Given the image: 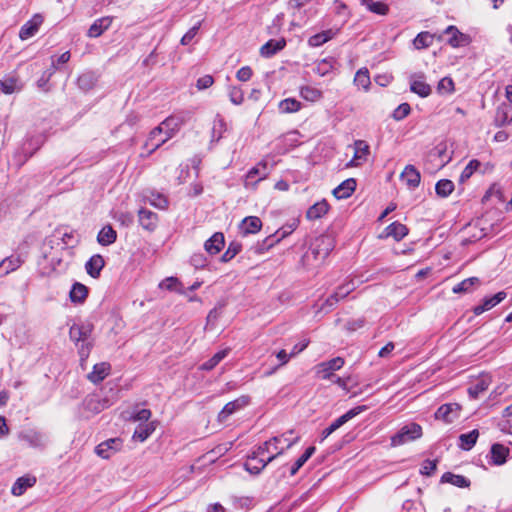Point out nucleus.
Instances as JSON below:
<instances>
[{"mask_svg": "<svg viewBox=\"0 0 512 512\" xmlns=\"http://www.w3.org/2000/svg\"><path fill=\"white\" fill-rule=\"evenodd\" d=\"M110 369L111 366L107 362L95 364L92 372H90L87 377L92 383H100L109 375Z\"/></svg>", "mask_w": 512, "mask_h": 512, "instance_id": "obj_25", "label": "nucleus"}, {"mask_svg": "<svg viewBox=\"0 0 512 512\" xmlns=\"http://www.w3.org/2000/svg\"><path fill=\"white\" fill-rule=\"evenodd\" d=\"M361 4L364 5L370 12L378 15H386L389 11L388 5L381 1L361 0Z\"/></svg>", "mask_w": 512, "mask_h": 512, "instance_id": "obj_39", "label": "nucleus"}, {"mask_svg": "<svg viewBox=\"0 0 512 512\" xmlns=\"http://www.w3.org/2000/svg\"><path fill=\"white\" fill-rule=\"evenodd\" d=\"M114 218L125 227L131 226L134 222V216L130 212H118Z\"/></svg>", "mask_w": 512, "mask_h": 512, "instance_id": "obj_60", "label": "nucleus"}, {"mask_svg": "<svg viewBox=\"0 0 512 512\" xmlns=\"http://www.w3.org/2000/svg\"><path fill=\"white\" fill-rule=\"evenodd\" d=\"M113 18L105 16L96 19L87 31V36L90 38H97L101 36L106 30H108L112 24Z\"/></svg>", "mask_w": 512, "mask_h": 512, "instance_id": "obj_13", "label": "nucleus"}, {"mask_svg": "<svg viewBox=\"0 0 512 512\" xmlns=\"http://www.w3.org/2000/svg\"><path fill=\"white\" fill-rule=\"evenodd\" d=\"M225 130V123H224V120L217 116L216 119L214 120V125H213V128H212V138L215 139L218 141L220 138H221V133L222 131Z\"/></svg>", "mask_w": 512, "mask_h": 512, "instance_id": "obj_61", "label": "nucleus"}, {"mask_svg": "<svg viewBox=\"0 0 512 512\" xmlns=\"http://www.w3.org/2000/svg\"><path fill=\"white\" fill-rule=\"evenodd\" d=\"M121 446L122 440L120 438H111L98 444L95 452L99 457L108 459L112 454L120 450Z\"/></svg>", "mask_w": 512, "mask_h": 512, "instance_id": "obj_10", "label": "nucleus"}, {"mask_svg": "<svg viewBox=\"0 0 512 512\" xmlns=\"http://www.w3.org/2000/svg\"><path fill=\"white\" fill-rule=\"evenodd\" d=\"M283 454V448L267 457H263L258 455L256 451H253L252 455L248 457L246 460L244 467L251 474L260 473L268 463L277 458L279 455Z\"/></svg>", "mask_w": 512, "mask_h": 512, "instance_id": "obj_5", "label": "nucleus"}, {"mask_svg": "<svg viewBox=\"0 0 512 512\" xmlns=\"http://www.w3.org/2000/svg\"><path fill=\"white\" fill-rule=\"evenodd\" d=\"M15 83L14 79L0 80V90L5 94H11L15 90Z\"/></svg>", "mask_w": 512, "mask_h": 512, "instance_id": "obj_64", "label": "nucleus"}, {"mask_svg": "<svg viewBox=\"0 0 512 512\" xmlns=\"http://www.w3.org/2000/svg\"><path fill=\"white\" fill-rule=\"evenodd\" d=\"M58 69V67L56 66L55 62L53 61L52 62V65L51 67L44 71L41 75V77L39 78V80L37 81V85L39 88H45V86L47 85V83L49 82L50 78L52 77V75L55 73V71Z\"/></svg>", "mask_w": 512, "mask_h": 512, "instance_id": "obj_52", "label": "nucleus"}, {"mask_svg": "<svg viewBox=\"0 0 512 512\" xmlns=\"http://www.w3.org/2000/svg\"><path fill=\"white\" fill-rule=\"evenodd\" d=\"M43 21L44 17L41 14H34L33 17L21 27L19 31L20 39L27 40L33 37L38 32Z\"/></svg>", "mask_w": 512, "mask_h": 512, "instance_id": "obj_9", "label": "nucleus"}, {"mask_svg": "<svg viewBox=\"0 0 512 512\" xmlns=\"http://www.w3.org/2000/svg\"><path fill=\"white\" fill-rule=\"evenodd\" d=\"M443 34L447 36V43L454 48L462 47L469 43V36L461 33L453 25L448 26Z\"/></svg>", "mask_w": 512, "mask_h": 512, "instance_id": "obj_11", "label": "nucleus"}, {"mask_svg": "<svg viewBox=\"0 0 512 512\" xmlns=\"http://www.w3.org/2000/svg\"><path fill=\"white\" fill-rule=\"evenodd\" d=\"M147 199L152 206L158 209H166L168 207L167 198L158 192H150V195L147 196Z\"/></svg>", "mask_w": 512, "mask_h": 512, "instance_id": "obj_49", "label": "nucleus"}, {"mask_svg": "<svg viewBox=\"0 0 512 512\" xmlns=\"http://www.w3.org/2000/svg\"><path fill=\"white\" fill-rule=\"evenodd\" d=\"M224 244L223 233L216 232L205 242L204 248L210 255H215L222 250Z\"/></svg>", "mask_w": 512, "mask_h": 512, "instance_id": "obj_24", "label": "nucleus"}, {"mask_svg": "<svg viewBox=\"0 0 512 512\" xmlns=\"http://www.w3.org/2000/svg\"><path fill=\"white\" fill-rule=\"evenodd\" d=\"M411 108L408 103L400 104L393 112V118L397 121L404 119L410 114Z\"/></svg>", "mask_w": 512, "mask_h": 512, "instance_id": "obj_56", "label": "nucleus"}, {"mask_svg": "<svg viewBox=\"0 0 512 512\" xmlns=\"http://www.w3.org/2000/svg\"><path fill=\"white\" fill-rule=\"evenodd\" d=\"M437 468V463L435 460H425L422 464V467H421V474L423 475H427V476H430L434 473V471L436 470Z\"/></svg>", "mask_w": 512, "mask_h": 512, "instance_id": "obj_63", "label": "nucleus"}, {"mask_svg": "<svg viewBox=\"0 0 512 512\" xmlns=\"http://www.w3.org/2000/svg\"><path fill=\"white\" fill-rule=\"evenodd\" d=\"M369 154V146L365 141L358 140L355 142V153L352 162L358 165L361 161H366Z\"/></svg>", "mask_w": 512, "mask_h": 512, "instance_id": "obj_42", "label": "nucleus"}, {"mask_svg": "<svg viewBox=\"0 0 512 512\" xmlns=\"http://www.w3.org/2000/svg\"><path fill=\"white\" fill-rule=\"evenodd\" d=\"M139 224L143 229L148 231H154L157 227L158 216L156 213L147 210L145 208H141L138 211Z\"/></svg>", "mask_w": 512, "mask_h": 512, "instance_id": "obj_17", "label": "nucleus"}, {"mask_svg": "<svg viewBox=\"0 0 512 512\" xmlns=\"http://www.w3.org/2000/svg\"><path fill=\"white\" fill-rule=\"evenodd\" d=\"M480 166V162L476 159H473L471 160L467 166L463 169L460 177H459V181L461 183H464L465 181H467L472 175L473 173L479 168Z\"/></svg>", "mask_w": 512, "mask_h": 512, "instance_id": "obj_51", "label": "nucleus"}, {"mask_svg": "<svg viewBox=\"0 0 512 512\" xmlns=\"http://www.w3.org/2000/svg\"><path fill=\"white\" fill-rule=\"evenodd\" d=\"M422 427L415 422L408 423L391 437V446L397 447L422 437Z\"/></svg>", "mask_w": 512, "mask_h": 512, "instance_id": "obj_4", "label": "nucleus"}, {"mask_svg": "<svg viewBox=\"0 0 512 512\" xmlns=\"http://www.w3.org/2000/svg\"><path fill=\"white\" fill-rule=\"evenodd\" d=\"M88 296V288L79 282H75L69 293L71 302L80 304L83 303Z\"/></svg>", "mask_w": 512, "mask_h": 512, "instance_id": "obj_30", "label": "nucleus"}, {"mask_svg": "<svg viewBox=\"0 0 512 512\" xmlns=\"http://www.w3.org/2000/svg\"><path fill=\"white\" fill-rule=\"evenodd\" d=\"M368 409V406L366 405H360L356 406L350 410H348L345 414L338 417L335 421H333L329 426L336 431L341 426H343L345 423H347L349 420L353 419L355 416L359 415L360 413L366 411Z\"/></svg>", "mask_w": 512, "mask_h": 512, "instance_id": "obj_18", "label": "nucleus"}, {"mask_svg": "<svg viewBox=\"0 0 512 512\" xmlns=\"http://www.w3.org/2000/svg\"><path fill=\"white\" fill-rule=\"evenodd\" d=\"M315 447H308L305 452L296 460L290 469V475H295L298 470L308 461V459L314 454Z\"/></svg>", "mask_w": 512, "mask_h": 512, "instance_id": "obj_46", "label": "nucleus"}, {"mask_svg": "<svg viewBox=\"0 0 512 512\" xmlns=\"http://www.w3.org/2000/svg\"><path fill=\"white\" fill-rule=\"evenodd\" d=\"M300 95L307 101L315 102L321 99L322 92L319 89L312 86H303L300 89Z\"/></svg>", "mask_w": 512, "mask_h": 512, "instance_id": "obj_47", "label": "nucleus"}, {"mask_svg": "<svg viewBox=\"0 0 512 512\" xmlns=\"http://www.w3.org/2000/svg\"><path fill=\"white\" fill-rule=\"evenodd\" d=\"M441 482L443 483H450L454 486L465 488L469 487L470 480L462 475H456L451 472H446L441 477Z\"/></svg>", "mask_w": 512, "mask_h": 512, "instance_id": "obj_34", "label": "nucleus"}, {"mask_svg": "<svg viewBox=\"0 0 512 512\" xmlns=\"http://www.w3.org/2000/svg\"><path fill=\"white\" fill-rule=\"evenodd\" d=\"M512 122V108L507 104H501L497 107L495 113V123L501 127Z\"/></svg>", "mask_w": 512, "mask_h": 512, "instance_id": "obj_29", "label": "nucleus"}, {"mask_svg": "<svg viewBox=\"0 0 512 512\" xmlns=\"http://www.w3.org/2000/svg\"><path fill=\"white\" fill-rule=\"evenodd\" d=\"M480 283V280L478 277H470L467 279H464L462 282L455 285L452 289L454 293H466L471 290V287L474 285H478Z\"/></svg>", "mask_w": 512, "mask_h": 512, "instance_id": "obj_48", "label": "nucleus"}, {"mask_svg": "<svg viewBox=\"0 0 512 512\" xmlns=\"http://www.w3.org/2000/svg\"><path fill=\"white\" fill-rule=\"evenodd\" d=\"M440 93H451L454 90V82L450 77L442 78L437 86Z\"/></svg>", "mask_w": 512, "mask_h": 512, "instance_id": "obj_58", "label": "nucleus"}, {"mask_svg": "<svg viewBox=\"0 0 512 512\" xmlns=\"http://www.w3.org/2000/svg\"><path fill=\"white\" fill-rule=\"evenodd\" d=\"M454 190V183L449 179H441L435 185L436 194L440 197H448Z\"/></svg>", "mask_w": 512, "mask_h": 512, "instance_id": "obj_44", "label": "nucleus"}, {"mask_svg": "<svg viewBox=\"0 0 512 512\" xmlns=\"http://www.w3.org/2000/svg\"><path fill=\"white\" fill-rule=\"evenodd\" d=\"M384 233L385 235H381V238L393 237L396 241H400L408 234V228L404 224L396 221L388 225Z\"/></svg>", "mask_w": 512, "mask_h": 512, "instance_id": "obj_23", "label": "nucleus"}, {"mask_svg": "<svg viewBox=\"0 0 512 512\" xmlns=\"http://www.w3.org/2000/svg\"><path fill=\"white\" fill-rule=\"evenodd\" d=\"M169 122L170 119L164 120L150 132L144 144V148L148 150V154L153 153L173 136L172 132L168 130Z\"/></svg>", "mask_w": 512, "mask_h": 512, "instance_id": "obj_3", "label": "nucleus"}, {"mask_svg": "<svg viewBox=\"0 0 512 512\" xmlns=\"http://www.w3.org/2000/svg\"><path fill=\"white\" fill-rule=\"evenodd\" d=\"M98 77L92 71L82 73L77 79V86L83 91L91 90L97 83Z\"/></svg>", "mask_w": 512, "mask_h": 512, "instance_id": "obj_32", "label": "nucleus"}, {"mask_svg": "<svg viewBox=\"0 0 512 512\" xmlns=\"http://www.w3.org/2000/svg\"><path fill=\"white\" fill-rule=\"evenodd\" d=\"M179 286H181V283L175 277H168L159 284L161 289H166L168 291H178Z\"/></svg>", "mask_w": 512, "mask_h": 512, "instance_id": "obj_54", "label": "nucleus"}, {"mask_svg": "<svg viewBox=\"0 0 512 512\" xmlns=\"http://www.w3.org/2000/svg\"><path fill=\"white\" fill-rule=\"evenodd\" d=\"M93 330L94 325L90 321H79L70 326L69 337L77 346L78 354L82 362L89 357L91 349L94 346L92 338Z\"/></svg>", "mask_w": 512, "mask_h": 512, "instance_id": "obj_1", "label": "nucleus"}, {"mask_svg": "<svg viewBox=\"0 0 512 512\" xmlns=\"http://www.w3.org/2000/svg\"><path fill=\"white\" fill-rule=\"evenodd\" d=\"M479 437V431L474 429L468 433L461 434L459 436L460 447L463 450H470L475 444Z\"/></svg>", "mask_w": 512, "mask_h": 512, "instance_id": "obj_41", "label": "nucleus"}, {"mask_svg": "<svg viewBox=\"0 0 512 512\" xmlns=\"http://www.w3.org/2000/svg\"><path fill=\"white\" fill-rule=\"evenodd\" d=\"M410 90L423 98L431 94V87L424 81L423 74H414L411 76Z\"/></svg>", "mask_w": 512, "mask_h": 512, "instance_id": "obj_12", "label": "nucleus"}, {"mask_svg": "<svg viewBox=\"0 0 512 512\" xmlns=\"http://www.w3.org/2000/svg\"><path fill=\"white\" fill-rule=\"evenodd\" d=\"M282 438V436L272 437L268 441L264 442L263 445L259 446L255 451L258 453V455L263 457L275 454L282 449L278 447V443L281 442Z\"/></svg>", "mask_w": 512, "mask_h": 512, "instance_id": "obj_27", "label": "nucleus"}, {"mask_svg": "<svg viewBox=\"0 0 512 512\" xmlns=\"http://www.w3.org/2000/svg\"><path fill=\"white\" fill-rule=\"evenodd\" d=\"M104 266L105 260L103 256L100 254H95L86 262L85 270L90 277L96 279L100 276Z\"/></svg>", "mask_w": 512, "mask_h": 512, "instance_id": "obj_16", "label": "nucleus"}, {"mask_svg": "<svg viewBox=\"0 0 512 512\" xmlns=\"http://www.w3.org/2000/svg\"><path fill=\"white\" fill-rule=\"evenodd\" d=\"M36 478L34 476H22L18 478L11 488V493L14 496H21L24 492L34 486Z\"/></svg>", "mask_w": 512, "mask_h": 512, "instance_id": "obj_28", "label": "nucleus"}, {"mask_svg": "<svg viewBox=\"0 0 512 512\" xmlns=\"http://www.w3.org/2000/svg\"><path fill=\"white\" fill-rule=\"evenodd\" d=\"M241 251V245L238 243H231L225 253L221 256L222 262H229Z\"/></svg>", "mask_w": 512, "mask_h": 512, "instance_id": "obj_53", "label": "nucleus"}, {"mask_svg": "<svg viewBox=\"0 0 512 512\" xmlns=\"http://www.w3.org/2000/svg\"><path fill=\"white\" fill-rule=\"evenodd\" d=\"M201 26V22L199 21L196 23L193 27H191L181 38V44L182 45H188L191 43V41L194 39V37L197 35L198 30Z\"/></svg>", "mask_w": 512, "mask_h": 512, "instance_id": "obj_57", "label": "nucleus"}, {"mask_svg": "<svg viewBox=\"0 0 512 512\" xmlns=\"http://www.w3.org/2000/svg\"><path fill=\"white\" fill-rule=\"evenodd\" d=\"M356 288V284L354 283L353 280H350L340 286L337 287V291H339L340 293V296H342V298H345L347 297L352 291H354Z\"/></svg>", "mask_w": 512, "mask_h": 512, "instance_id": "obj_62", "label": "nucleus"}, {"mask_svg": "<svg viewBox=\"0 0 512 512\" xmlns=\"http://www.w3.org/2000/svg\"><path fill=\"white\" fill-rule=\"evenodd\" d=\"M249 403L247 396H242L234 401L228 402L218 414L219 421H225L230 415Z\"/></svg>", "mask_w": 512, "mask_h": 512, "instance_id": "obj_14", "label": "nucleus"}, {"mask_svg": "<svg viewBox=\"0 0 512 512\" xmlns=\"http://www.w3.org/2000/svg\"><path fill=\"white\" fill-rule=\"evenodd\" d=\"M356 189V181L353 178L346 179L333 190V195L337 199H346L352 195Z\"/></svg>", "mask_w": 512, "mask_h": 512, "instance_id": "obj_26", "label": "nucleus"}, {"mask_svg": "<svg viewBox=\"0 0 512 512\" xmlns=\"http://www.w3.org/2000/svg\"><path fill=\"white\" fill-rule=\"evenodd\" d=\"M509 448L500 444L495 443L491 446V463L497 466L503 465L507 461L509 455Z\"/></svg>", "mask_w": 512, "mask_h": 512, "instance_id": "obj_21", "label": "nucleus"}, {"mask_svg": "<svg viewBox=\"0 0 512 512\" xmlns=\"http://www.w3.org/2000/svg\"><path fill=\"white\" fill-rule=\"evenodd\" d=\"M229 99L235 105L242 104V102L244 100V95H243L242 90L239 87H235V86L231 87L229 89Z\"/></svg>", "mask_w": 512, "mask_h": 512, "instance_id": "obj_59", "label": "nucleus"}, {"mask_svg": "<svg viewBox=\"0 0 512 512\" xmlns=\"http://www.w3.org/2000/svg\"><path fill=\"white\" fill-rule=\"evenodd\" d=\"M286 46L284 38L270 39L260 48V54L263 57L270 58Z\"/></svg>", "mask_w": 512, "mask_h": 512, "instance_id": "obj_20", "label": "nucleus"}, {"mask_svg": "<svg viewBox=\"0 0 512 512\" xmlns=\"http://www.w3.org/2000/svg\"><path fill=\"white\" fill-rule=\"evenodd\" d=\"M491 384V376L488 374L481 375L480 378L468 388V394L471 398L476 399L486 391Z\"/></svg>", "mask_w": 512, "mask_h": 512, "instance_id": "obj_22", "label": "nucleus"}, {"mask_svg": "<svg viewBox=\"0 0 512 512\" xmlns=\"http://www.w3.org/2000/svg\"><path fill=\"white\" fill-rule=\"evenodd\" d=\"M117 239V233L111 225L104 226L97 235V241L102 246H109Z\"/></svg>", "mask_w": 512, "mask_h": 512, "instance_id": "obj_31", "label": "nucleus"}, {"mask_svg": "<svg viewBox=\"0 0 512 512\" xmlns=\"http://www.w3.org/2000/svg\"><path fill=\"white\" fill-rule=\"evenodd\" d=\"M301 107V103L293 98H287L280 102L279 109L283 113L297 112Z\"/></svg>", "mask_w": 512, "mask_h": 512, "instance_id": "obj_50", "label": "nucleus"}, {"mask_svg": "<svg viewBox=\"0 0 512 512\" xmlns=\"http://www.w3.org/2000/svg\"><path fill=\"white\" fill-rule=\"evenodd\" d=\"M401 179L409 188L415 189L420 184V172L415 168V166L407 165L401 173Z\"/></svg>", "mask_w": 512, "mask_h": 512, "instance_id": "obj_19", "label": "nucleus"}, {"mask_svg": "<svg viewBox=\"0 0 512 512\" xmlns=\"http://www.w3.org/2000/svg\"><path fill=\"white\" fill-rule=\"evenodd\" d=\"M329 210V204L326 200L319 201L312 205L306 212L309 220H316L324 216Z\"/></svg>", "mask_w": 512, "mask_h": 512, "instance_id": "obj_33", "label": "nucleus"}, {"mask_svg": "<svg viewBox=\"0 0 512 512\" xmlns=\"http://www.w3.org/2000/svg\"><path fill=\"white\" fill-rule=\"evenodd\" d=\"M354 84L363 88L365 91H368L371 81L367 68H361L356 72L354 77Z\"/></svg>", "mask_w": 512, "mask_h": 512, "instance_id": "obj_43", "label": "nucleus"}, {"mask_svg": "<svg viewBox=\"0 0 512 512\" xmlns=\"http://www.w3.org/2000/svg\"><path fill=\"white\" fill-rule=\"evenodd\" d=\"M154 430L155 426L153 422L140 423L134 431L133 439L143 442L154 432Z\"/></svg>", "mask_w": 512, "mask_h": 512, "instance_id": "obj_35", "label": "nucleus"}, {"mask_svg": "<svg viewBox=\"0 0 512 512\" xmlns=\"http://www.w3.org/2000/svg\"><path fill=\"white\" fill-rule=\"evenodd\" d=\"M20 265L21 260L18 256L7 257L0 262V273L2 275H7L10 272L15 271L17 268H19Z\"/></svg>", "mask_w": 512, "mask_h": 512, "instance_id": "obj_38", "label": "nucleus"}, {"mask_svg": "<svg viewBox=\"0 0 512 512\" xmlns=\"http://www.w3.org/2000/svg\"><path fill=\"white\" fill-rule=\"evenodd\" d=\"M20 439L33 448H42L46 444V436L39 431L27 430L20 434Z\"/></svg>", "mask_w": 512, "mask_h": 512, "instance_id": "obj_15", "label": "nucleus"}, {"mask_svg": "<svg viewBox=\"0 0 512 512\" xmlns=\"http://www.w3.org/2000/svg\"><path fill=\"white\" fill-rule=\"evenodd\" d=\"M262 227V222L260 218L256 216L246 217L242 221L241 228L245 234H253L258 232Z\"/></svg>", "mask_w": 512, "mask_h": 512, "instance_id": "obj_37", "label": "nucleus"}, {"mask_svg": "<svg viewBox=\"0 0 512 512\" xmlns=\"http://www.w3.org/2000/svg\"><path fill=\"white\" fill-rule=\"evenodd\" d=\"M344 363V359L341 357H335L328 361L321 362L315 367L316 374L323 379H332L334 377L333 371L341 369Z\"/></svg>", "mask_w": 512, "mask_h": 512, "instance_id": "obj_6", "label": "nucleus"}, {"mask_svg": "<svg viewBox=\"0 0 512 512\" xmlns=\"http://www.w3.org/2000/svg\"><path fill=\"white\" fill-rule=\"evenodd\" d=\"M460 410L461 406L457 403L443 404L435 412V418L450 424L459 417Z\"/></svg>", "mask_w": 512, "mask_h": 512, "instance_id": "obj_8", "label": "nucleus"}, {"mask_svg": "<svg viewBox=\"0 0 512 512\" xmlns=\"http://www.w3.org/2000/svg\"><path fill=\"white\" fill-rule=\"evenodd\" d=\"M336 33H337V31H334L332 29L322 31L320 33H317V34L311 36L308 40V44L312 47L321 46L322 44L326 43L330 39L334 38Z\"/></svg>", "mask_w": 512, "mask_h": 512, "instance_id": "obj_36", "label": "nucleus"}, {"mask_svg": "<svg viewBox=\"0 0 512 512\" xmlns=\"http://www.w3.org/2000/svg\"><path fill=\"white\" fill-rule=\"evenodd\" d=\"M268 175L269 167L266 162L261 161L248 171L245 179V186H252L253 188H255L257 183L265 179Z\"/></svg>", "mask_w": 512, "mask_h": 512, "instance_id": "obj_7", "label": "nucleus"}, {"mask_svg": "<svg viewBox=\"0 0 512 512\" xmlns=\"http://www.w3.org/2000/svg\"><path fill=\"white\" fill-rule=\"evenodd\" d=\"M335 248V239L331 234H323L311 243L309 252L304 256L306 260L312 257L315 261H324Z\"/></svg>", "mask_w": 512, "mask_h": 512, "instance_id": "obj_2", "label": "nucleus"}, {"mask_svg": "<svg viewBox=\"0 0 512 512\" xmlns=\"http://www.w3.org/2000/svg\"><path fill=\"white\" fill-rule=\"evenodd\" d=\"M434 36L429 32L419 33L413 40L416 49H424L433 44Z\"/></svg>", "mask_w": 512, "mask_h": 512, "instance_id": "obj_45", "label": "nucleus"}, {"mask_svg": "<svg viewBox=\"0 0 512 512\" xmlns=\"http://www.w3.org/2000/svg\"><path fill=\"white\" fill-rule=\"evenodd\" d=\"M229 352H230L229 348L218 351L209 360L204 362L200 368L205 371L212 370L229 354Z\"/></svg>", "mask_w": 512, "mask_h": 512, "instance_id": "obj_40", "label": "nucleus"}, {"mask_svg": "<svg viewBox=\"0 0 512 512\" xmlns=\"http://www.w3.org/2000/svg\"><path fill=\"white\" fill-rule=\"evenodd\" d=\"M506 296H507L506 292L500 291L491 297L484 298L483 300L486 303V307H488L489 309H492L497 304L502 302L506 298Z\"/></svg>", "mask_w": 512, "mask_h": 512, "instance_id": "obj_55", "label": "nucleus"}]
</instances>
